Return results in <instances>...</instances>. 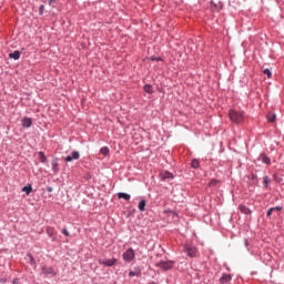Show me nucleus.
Here are the masks:
<instances>
[{"instance_id": "obj_18", "label": "nucleus", "mask_w": 284, "mask_h": 284, "mask_svg": "<svg viewBox=\"0 0 284 284\" xmlns=\"http://www.w3.org/2000/svg\"><path fill=\"white\" fill-rule=\"evenodd\" d=\"M22 192H26L27 195H30V193L32 192V185L29 184L27 186H23Z\"/></svg>"}, {"instance_id": "obj_3", "label": "nucleus", "mask_w": 284, "mask_h": 284, "mask_svg": "<svg viewBox=\"0 0 284 284\" xmlns=\"http://www.w3.org/2000/svg\"><path fill=\"white\" fill-rule=\"evenodd\" d=\"M184 252L187 253V256H190V258H194L199 255V250L190 244H186L184 246Z\"/></svg>"}, {"instance_id": "obj_8", "label": "nucleus", "mask_w": 284, "mask_h": 284, "mask_svg": "<svg viewBox=\"0 0 284 284\" xmlns=\"http://www.w3.org/2000/svg\"><path fill=\"white\" fill-rule=\"evenodd\" d=\"M32 126V119L23 118L22 119V128H31Z\"/></svg>"}, {"instance_id": "obj_32", "label": "nucleus", "mask_w": 284, "mask_h": 284, "mask_svg": "<svg viewBox=\"0 0 284 284\" xmlns=\"http://www.w3.org/2000/svg\"><path fill=\"white\" fill-rule=\"evenodd\" d=\"M29 258H30V263H31V265H34V263H36V262H34V257H33L32 255H30V254H29Z\"/></svg>"}, {"instance_id": "obj_9", "label": "nucleus", "mask_w": 284, "mask_h": 284, "mask_svg": "<svg viewBox=\"0 0 284 284\" xmlns=\"http://www.w3.org/2000/svg\"><path fill=\"white\" fill-rule=\"evenodd\" d=\"M42 274H52L54 276V270L50 266H42Z\"/></svg>"}, {"instance_id": "obj_20", "label": "nucleus", "mask_w": 284, "mask_h": 284, "mask_svg": "<svg viewBox=\"0 0 284 284\" xmlns=\"http://www.w3.org/2000/svg\"><path fill=\"white\" fill-rule=\"evenodd\" d=\"M161 176H162L163 180H165V179H173L172 173H170V172H168V171L162 172V173H161Z\"/></svg>"}, {"instance_id": "obj_2", "label": "nucleus", "mask_w": 284, "mask_h": 284, "mask_svg": "<svg viewBox=\"0 0 284 284\" xmlns=\"http://www.w3.org/2000/svg\"><path fill=\"white\" fill-rule=\"evenodd\" d=\"M155 267H159L162 272H168L174 267L173 261H160L155 264Z\"/></svg>"}, {"instance_id": "obj_6", "label": "nucleus", "mask_w": 284, "mask_h": 284, "mask_svg": "<svg viewBox=\"0 0 284 284\" xmlns=\"http://www.w3.org/2000/svg\"><path fill=\"white\" fill-rule=\"evenodd\" d=\"M116 258H109V260H99L100 265H105L106 267H112V265H115Z\"/></svg>"}, {"instance_id": "obj_29", "label": "nucleus", "mask_w": 284, "mask_h": 284, "mask_svg": "<svg viewBox=\"0 0 284 284\" xmlns=\"http://www.w3.org/2000/svg\"><path fill=\"white\" fill-rule=\"evenodd\" d=\"M274 212V209L273 207H271V209H268V211H267V213H266V216H272V213Z\"/></svg>"}, {"instance_id": "obj_14", "label": "nucleus", "mask_w": 284, "mask_h": 284, "mask_svg": "<svg viewBox=\"0 0 284 284\" xmlns=\"http://www.w3.org/2000/svg\"><path fill=\"white\" fill-rule=\"evenodd\" d=\"M52 165V171L54 172V174H57V172H59V163L57 162V160H53L51 162Z\"/></svg>"}, {"instance_id": "obj_27", "label": "nucleus", "mask_w": 284, "mask_h": 284, "mask_svg": "<svg viewBox=\"0 0 284 284\" xmlns=\"http://www.w3.org/2000/svg\"><path fill=\"white\" fill-rule=\"evenodd\" d=\"M44 10H45V6L41 4L39 7V14L42 16Z\"/></svg>"}, {"instance_id": "obj_10", "label": "nucleus", "mask_w": 284, "mask_h": 284, "mask_svg": "<svg viewBox=\"0 0 284 284\" xmlns=\"http://www.w3.org/2000/svg\"><path fill=\"white\" fill-rule=\"evenodd\" d=\"M239 210H240V212H242V214H252V211L247 206H245L243 204H241L239 206Z\"/></svg>"}, {"instance_id": "obj_7", "label": "nucleus", "mask_w": 284, "mask_h": 284, "mask_svg": "<svg viewBox=\"0 0 284 284\" xmlns=\"http://www.w3.org/2000/svg\"><path fill=\"white\" fill-rule=\"evenodd\" d=\"M232 282V275L230 274H223L220 278L221 284H230Z\"/></svg>"}, {"instance_id": "obj_21", "label": "nucleus", "mask_w": 284, "mask_h": 284, "mask_svg": "<svg viewBox=\"0 0 284 284\" xmlns=\"http://www.w3.org/2000/svg\"><path fill=\"white\" fill-rule=\"evenodd\" d=\"M221 182L219 180H211L209 182V187H216Z\"/></svg>"}, {"instance_id": "obj_24", "label": "nucleus", "mask_w": 284, "mask_h": 284, "mask_svg": "<svg viewBox=\"0 0 284 284\" xmlns=\"http://www.w3.org/2000/svg\"><path fill=\"white\" fill-rule=\"evenodd\" d=\"M263 72L268 79H272V71H270V69H265Z\"/></svg>"}, {"instance_id": "obj_35", "label": "nucleus", "mask_w": 284, "mask_h": 284, "mask_svg": "<svg viewBox=\"0 0 284 284\" xmlns=\"http://www.w3.org/2000/svg\"><path fill=\"white\" fill-rule=\"evenodd\" d=\"M148 284H156V282H154V281H151V282H149Z\"/></svg>"}, {"instance_id": "obj_22", "label": "nucleus", "mask_w": 284, "mask_h": 284, "mask_svg": "<svg viewBox=\"0 0 284 284\" xmlns=\"http://www.w3.org/2000/svg\"><path fill=\"white\" fill-rule=\"evenodd\" d=\"M101 154L104 156H108L110 154V149L108 146H104L100 150Z\"/></svg>"}, {"instance_id": "obj_23", "label": "nucleus", "mask_w": 284, "mask_h": 284, "mask_svg": "<svg viewBox=\"0 0 284 284\" xmlns=\"http://www.w3.org/2000/svg\"><path fill=\"white\" fill-rule=\"evenodd\" d=\"M199 165H201V163L199 162V160H193L191 162V168H194L195 170L199 168Z\"/></svg>"}, {"instance_id": "obj_11", "label": "nucleus", "mask_w": 284, "mask_h": 284, "mask_svg": "<svg viewBox=\"0 0 284 284\" xmlns=\"http://www.w3.org/2000/svg\"><path fill=\"white\" fill-rule=\"evenodd\" d=\"M9 58H10V59H14V61H18V59L21 58V52L14 51L13 53H10V54H9Z\"/></svg>"}, {"instance_id": "obj_26", "label": "nucleus", "mask_w": 284, "mask_h": 284, "mask_svg": "<svg viewBox=\"0 0 284 284\" xmlns=\"http://www.w3.org/2000/svg\"><path fill=\"white\" fill-rule=\"evenodd\" d=\"M47 234L52 239L54 236V233L52 232L51 227H47Z\"/></svg>"}, {"instance_id": "obj_30", "label": "nucleus", "mask_w": 284, "mask_h": 284, "mask_svg": "<svg viewBox=\"0 0 284 284\" xmlns=\"http://www.w3.org/2000/svg\"><path fill=\"white\" fill-rule=\"evenodd\" d=\"M62 234H64V236H70V232H68V229H63Z\"/></svg>"}, {"instance_id": "obj_5", "label": "nucleus", "mask_w": 284, "mask_h": 284, "mask_svg": "<svg viewBox=\"0 0 284 284\" xmlns=\"http://www.w3.org/2000/svg\"><path fill=\"white\" fill-rule=\"evenodd\" d=\"M81 158V154L78 151H73L71 153V155H68L64 161L67 163H71V161H79V159Z\"/></svg>"}, {"instance_id": "obj_12", "label": "nucleus", "mask_w": 284, "mask_h": 284, "mask_svg": "<svg viewBox=\"0 0 284 284\" xmlns=\"http://www.w3.org/2000/svg\"><path fill=\"white\" fill-rule=\"evenodd\" d=\"M261 161H263L266 165H270L271 163V160L270 158L265 154V153H262L261 156H260Z\"/></svg>"}, {"instance_id": "obj_28", "label": "nucleus", "mask_w": 284, "mask_h": 284, "mask_svg": "<svg viewBox=\"0 0 284 284\" xmlns=\"http://www.w3.org/2000/svg\"><path fill=\"white\" fill-rule=\"evenodd\" d=\"M57 0H47L43 1V3H48V6H52V3H54Z\"/></svg>"}, {"instance_id": "obj_13", "label": "nucleus", "mask_w": 284, "mask_h": 284, "mask_svg": "<svg viewBox=\"0 0 284 284\" xmlns=\"http://www.w3.org/2000/svg\"><path fill=\"white\" fill-rule=\"evenodd\" d=\"M144 92H146L148 94H153L154 93V88H152V85H150V84H145L144 85Z\"/></svg>"}, {"instance_id": "obj_33", "label": "nucleus", "mask_w": 284, "mask_h": 284, "mask_svg": "<svg viewBox=\"0 0 284 284\" xmlns=\"http://www.w3.org/2000/svg\"><path fill=\"white\" fill-rule=\"evenodd\" d=\"M267 183H270V178L265 176L264 178V185H267Z\"/></svg>"}, {"instance_id": "obj_31", "label": "nucleus", "mask_w": 284, "mask_h": 284, "mask_svg": "<svg viewBox=\"0 0 284 284\" xmlns=\"http://www.w3.org/2000/svg\"><path fill=\"white\" fill-rule=\"evenodd\" d=\"M274 212H281V210H283V206H275L273 207Z\"/></svg>"}, {"instance_id": "obj_15", "label": "nucleus", "mask_w": 284, "mask_h": 284, "mask_svg": "<svg viewBox=\"0 0 284 284\" xmlns=\"http://www.w3.org/2000/svg\"><path fill=\"white\" fill-rule=\"evenodd\" d=\"M266 119H267V121H268L270 123H274V121H276V114H274V113H268V114L266 115Z\"/></svg>"}, {"instance_id": "obj_34", "label": "nucleus", "mask_w": 284, "mask_h": 284, "mask_svg": "<svg viewBox=\"0 0 284 284\" xmlns=\"http://www.w3.org/2000/svg\"><path fill=\"white\" fill-rule=\"evenodd\" d=\"M52 186H47V192H52Z\"/></svg>"}, {"instance_id": "obj_17", "label": "nucleus", "mask_w": 284, "mask_h": 284, "mask_svg": "<svg viewBox=\"0 0 284 284\" xmlns=\"http://www.w3.org/2000/svg\"><path fill=\"white\" fill-rule=\"evenodd\" d=\"M39 161H40V163H45V161H48L45 153L39 152Z\"/></svg>"}, {"instance_id": "obj_19", "label": "nucleus", "mask_w": 284, "mask_h": 284, "mask_svg": "<svg viewBox=\"0 0 284 284\" xmlns=\"http://www.w3.org/2000/svg\"><path fill=\"white\" fill-rule=\"evenodd\" d=\"M118 199H124V201H130V194H128V193H118Z\"/></svg>"}, {"instance_id": "obj_16", "label": "nucleus", "mask_w": 284, "mask_h": 284, "mask_svg": "<svg viewBox=\"0 0 284 284\" xmlns=\"http://www.w3.org/2000/svg\"><path fill=\"white\" fill-rule=\"evenodd\" d=\"M145 205H146L145 200H141L139 205H138L140 212H145Z\"/></svg>"}, {"instance_id": "obj_1", "label": "nucleus", "mask_w": 284, "mask_h": 284, "mask_svg": "<svg viewBox=\"0 0 284 284\" xmlns=\"http://www.w3.org/2000/svg\"><path fill=\"white\" fill-rule=\"evenodd\" d=\"M229 116L232 123L240 124L245 121V113L243 111L230 110Z\"/></svg>"}, {"instance_id": "obj_4", "label": "nucleus", "mask_w": 284, "mask_h": 284, "mask_svg": "<svg viewBox=\"0 0 284 284\" xmlns=\"http://www.w3.org/2000/svg\"><path fill=\"white\" fill-rule=\"evenodd\" d=\"M122 257L126 263L134 261V257H135L134 250L128 248L126 252L123 253Z\"/></svg>"}, {"instance_id": "obj_25", "label": "nucleus", "mask_w": 284, "mask_h": 284, "mask_svg": "<svg viewBox=\"0 0 284 284\" xmlns=\"http://www.w3.org/2000/svg\"><path fill=\"white\" fill-rule=\"evenodd\" d=\"M129 276H141V272H134V271H131L130 273H129Z\"/></svg>"}]
</instances>
